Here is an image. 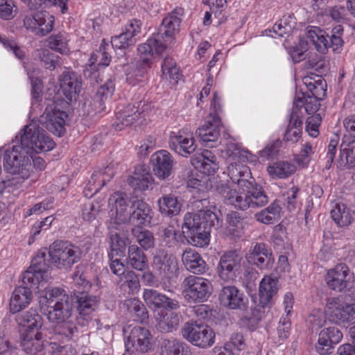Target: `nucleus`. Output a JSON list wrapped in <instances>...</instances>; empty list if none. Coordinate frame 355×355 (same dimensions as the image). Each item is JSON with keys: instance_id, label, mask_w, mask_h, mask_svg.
<instances>
[{"instance_id": "a19ab883", "label": "nucleus", "mask_w": 355, "mask_h": 355, "mask_svg": "<svg viewBox=\"0 0 355 355\" xmlns=\"http://www.w3.org/2000/svg\"><path fill=\"white\" fill-rule=\"evenodd\" d=\"M132 232L144 250H147L154 246V236L150 231L143 230L141 227L138 226L132 228Z\"/></svg>"}, {"instance_id": "473e14b6", "label": "nucleus", "mask_w": 355, "mask_h": 355, "mask_svg": "<svg viewBox=\"0 0 355 355\" xmlns=\"http://www.w3.org/2000/svg\"><path fill=\"white\" fill-rule=\"evenodd\" d=\"M67 114L60 110H55L48 114L46 121V129L53 134L60 137L65 132V118Z\"/></svg>"}, {"instance_id": "9d476101", "label": "nucleus", "mask_w": 355, "mask_h": 355, "mask_svg": "<svg viewBox=\"0 0 355 355\" xmlns=\"http://www.w3.org/2000/svg\"><path fill=\"white\" fill-rule=\"evenodd\" d=\"M71 307L76 308V321L82 327L86 326L91 320V315L96 310L98 304L96 296L85 291H74L71 295Z\"/></svg>"}, {"instance_id": "dca6fc26", "label": "nucleus", "mask_w": 355, "mask_h": 355, "mask_svg": "<svg viewBox=\"0 0 355 355\" xmlns=\"http://www.w3.org/2000/svg\"><path fill=\"white\" fill-rule=\"evenodd\" d=\"M183 234L193 245L203 248L207 246L210 241V223H184Z\"/></svg>"}, {"instance_id": "c9c22d12", "label": "nucleus", "mask_w": 355, "mask_h": 355, "mask_svg": "<svg viewBox=\"0 0 355 355\" xmlns=\"http://www.w3.org/2000/svg\"><path fill=\"white\" fill-rule=\"evenodd\" d=\"M176 308L166 307L162 312V317L158 322V329L163 332H170L176 329L178 326V313L175 311Z\"/></svg>"}, {"instance_id": "412c9836", "label": "nucleus", "mask_w": 355, "mask_h": 355, "mask_svg": "<svg viewBox=\"0 0 355 355\" xmlns=\"http://www.w3.org/2000/svg\"><path fill=\"white\" fill-rule=\"evenodd\" d=\"M220 127L221 121L218 114L211 113L205 124L198 128L196 133L205 145L209 146V142L216 141L219 138Z\"/></svg>"}, {"instance_id": "9b49d317", "label": "nucleus", "mask_w": 355, "mask_h": 355, "mask_svg": "<svg viewBox=\"0 0 355 355\" xmlns=\"http://www.w3.org/2000/svg\"><path fill=\"white\" fill-rule=\"evenodd\" d=\"M325 315L330 322L338 324L345 325L355 322L353 306L340 297H333L327 301Z\"/></svg>"}, {"instance_id": "09e8293b", "label": "nucleus", "mask_w": 355, "mask_h": 355, "mask_svg": "<svg viewBox=\"0 0 355 355\" xmlns=\"http://www.w3.org/2000/svg\"><path fill=\"white\" fill-rule=\"evenodd\" d=\"M163 75L174 83H178V67L175 60L171 57H165L162 65Z\"/></svg>"}, {"instance_id": "20e7f679", "label": "nucleus", "mask_w": 355, "mask_h": 355, "mask_svg": "<svg viewBox=\"0 0 355 355\" xmlns=\"http://www.w3.org/2000/svg\"><path fill=\"white\" fill-rule=\"evenodd\" d=\"M129 198L125 192H114L109 198L110 205H114V209L110 211V217L114 222H150L152 209L143 200L134 201L132 207L134 209L130 214L128 211Z\"/></svg>"}, {"instance_id": "f03ea898", "label": "nucleus", "mask_w": 355, "mask_h": 355, "mask_svg": "<svg viewBox=\"0 0 355 355\" xmlns=\"http://www.w3.org/2000/svg\"><path fill=\"white\" fill-rule=\"evenodd\" d=\"M178 12L174 9L162 20L157 33L137 47L139 61L145 67H150L157 58L162 57L168 46L175 41Z\"/></svg>"}, {"instance_id": "2f4dec72", "label": "nucleus", "mask_w": 355, "mask_h": 355, "mask_svg": "<svg viewBox=\"0 0 355 355\" xmlns=\"http://www.w3.org/2000/svg\"><path fill=\"white\" fill-rule=\"evenodd\" d=\"M127 265L139 271H144L148 268V259L146 254L143 250L136 244L128 246Z\"/></svg>"}, {"instance_id": "2eb2a0df", "label": "nucleus", "mask_w": 355, "mask_h": 355, "mask_svg": "<svg viewBox=\"0 0 355 355\" xmlns=\"http://www.w3.org/2000/svg\"><path fill=\"white\" fill-rule=\"evenodd\" d=\"M241 256L236 250L225 253L220 259L218 273L224 282H232L236 277V272L240 268Z\"/></svg>"}, {"instance_id": "37998d69", "label": "nucleus", "mask_w": 355, "mask_h": 355, "mask_svg": "<svg viewBox=\"0 0 355 355\" xmlns=\"http://www.w3.org/2000/svg\"><path fill=\"white\" fill-rule=\"evenodd\" d=\"M137 40L130 33L124 31L119 35L112 37L111 44L113 48L125 49L136 44Z\"/></svg>"}, {"instance_id": "c756f323", "label": "nucleus", "mask_w": 355, "mask_h": 355, "mask_svg": "<svg viewBox=\"0 0 355 355\" xmlns=\"http://www.w3.org/2000/svg\"><path fill=\"white\" fill-rule=\"evenodd\" d=\"M302 120L297 112L294 110L290 114L289 123L286 130L283 140L291 144L297 143L302 137Z\"/></svg>"}, {"instance_id": "79ce46f5", "label": "nucleus", "mask_w": 355, "mask_h": 355, "mask_svg": "<svg viewBox=\"0 0 355 355\" xmlns=\"http://www.w3.org/2000/svg\"><path fill=\"white\" fill-rule=\"evenodd\" d=\"M343 27L341 25H337L334 27L331 31V35H329V48H331L333 51L336 53H340L343 50V40L342 35L343 33Z\"/></svg>"}, {"instance_id": "a878e982", "label": "nucleus", "mask_w": 355, "mask_h": 355, "mask_svg": "<svg viewBox=\"0 0 355 355\" xmlns=\"http://www.w3.org/2000/svg\"><path fill=\"white\" fill-rule=\"evenodd\" d=\"M143 298L150 309L176 308V300L154 289H144Z\"/></svg>"}, {"instance_id": "13d9d810", "label": "nucleus", "mask_w": 355, "mask_h": 355, "mask_svg": "<svg viewBox=\"0 0 355 355\" xmlns=\"http://www.w3.org/2000/svg\"><path fill=\"white\" fill-rule=\"evenodd\" d=\"M280 141H276L267 145L263 150L259 152V156L261 162H265L276 157L279 152Z\"/></svg>"}, {"instance_id": "0e129e2a", "label": "nucleus", "mask_w": 355, "mask_h": 355, "mask_svg": "<svg viewBox=\"0 0 355 355\" xmlns=\"http://www.w3.org/2000/svg\"><path fill=\"white\" fill-rule=\"evenodd\" d=\"M321 117L319 114L309 116L306 120V130L309 135L316 137L319 134L318 127L321 122Z\"/></svg>"}, {"instance_id": "7c9ffc66", "label": "nucleus", "mask_w": 355, "mask_h": 355, "mask_svg": "<svg viewBox=\"0 0 355 355\" xmlns=\"http://www.w3.org/2000/svg\"><path fill=\"white\" fill-rule=\"evenodd\" d=\"M340 165L350 168L355 165V139L345 136L340 145Z\"/></svg>"}, {"instance_id": "39448f33", "label": "nucleus", "mask_w": 355, "mask_h": 355, "mask_svg": "<svg viewBox=\"0 0 355 355\" xmlns=\"http://www.w3.org/2000/svg\"><path fill=\"white\" fill-rule=\"evenodd\" d=\"M45 298L48 304L47 318L53 322L64 321L71 316V296L64 290L55 287L45 291Z\"/></svg>"}, {"instance_id": "a211bd4d", "label": "nucleus", "mask_w": 355, "mask_h": 355, "mask_svg": "<svg viewBox=\"0 0 355 355\" xmlns=\"http://www.w3.org/2000/svg\"><path fill=\"white\" fill-rule=\"evenodd\" d=\"M352 279L353 273L350 272L349 267L345 263H339L328 270L325 277L328 287L338 292L344 291Z\"/></svg>"}, {"instance_id": "680f3d73", "label": "nucleus", "mask_w": 355, "mask_h": 355, "mask_svg": "<svg viewBox=\"0 0 355 355\" xmlns=\"http://www.w3.org/2000/svg\"><path fill=\"white\" fill-rule=\"evenodd\" d=\"M123 284L127 285L132 291H138L140 287V282L137 275L132 270H128L123 275Z\"/></svg>"}, {"instance_id": "6e6d98bb", "label": "nucleus", "mask_w": 355, "mask_h": 355, "mask_svg": "<svg viewBox=\"0 0 355 355\" xmlns=\"http://www.w3.org/2000/svg\"><path fill=\"white\" fill-rule=\"evenodd\" d=\"M329 337L327 336L325 332L322 330L318 335V343L315 345V349L320 354L324 355L331 353L333 349V345L329 340Z\"/></svg>"}, {"instance_id": "f8f14e48", "label": "nucleus", "mask_w": 355, "mask_h": 355, "mask_svg": "<svg viewBox=\"0 0 355 355\" xmlns=\"http://www.w3.org/2000/svg\"><path fill=\"white\" fill-rule=\"evenodd\" d=\"M54 17L46 11L27 12L24 18V26L38 36L49 34L53 28Z\"/></svg>"}, {"instance_id": "1a4fd4ad", "label": "nucleus", "mask_w": 355, "mask_h": 355, "mask_svg": "<svg viewBox=\"0 0 355 355\" xmlns=\"http://www.w3.org/2000/svg\"><path fill=\"white\" fill-rule=\"evenodd\" d=\"M184 338L200 348H208L215 342V333L207 324L187 322L182 329Z\"/></svg>"}, {"instance_id": "bb28decb", "label": "nucleus", "mask_w": 355, "mask_h": 355, "mask_svg": "<svg viewBox=\"0 0 355 355\" xmlns=\"http://www.w3.org/2000/svg\"><path fill=\"white\" fill-rule=\"evenodd\" d=\"M134 105H128L116 114V119L113 127L116 131L122 130L125 127L130 126L140 121V114Z\"/></svg>"}, {"instance_id": "4d7b16f0", "label": "nucleus", "mask_w": 355, "mask_h": 355, "mask_svg": "<svg viewBox=\"0 0 355 355\" xmlns=\"http://www.w3.org/2000/svg\"><path fill=\"white\" fill-rule=\"evenodd\" d=\"M66 320L64 319V321L58 322L62 324L57 327L56 331L59 334L64 335L69 339H71L78 334V329L71 320L66 321Z\"/></svg>"}, {"instance_id": "6ab92c4d", "label": "nucleus", "mask_w": 355, "mask_h": 355, "mask_svg": "<svg viewBox=\"0 0 355 355\" xmlns=\"http://www.w3.org/2000/svg\"><path fill=\"white\" fill-rule=\"evenodd\" d=\"M38 288V285L24 284L15 288L10 301V309L12 313H16L25 309L32 301L33 290Z\"/></svg>"}, {"instance_id": "393cba45", "label": "nucleus", "mask_w": 355, "mask_h": 355, "mask_svg": "<svg viewBox=\"0 0 355 355\" xmlns=\"http://www.w3.org/2000/svg\"><path fill=\"white\" fill-rule=\"evenodd\" d=\"M154 182L148 166L143 164L135 167L132 176L127 179L128 184L136 191H144Z\"/></svg>"}, {"instance_id": "f257e3e1", "label": "nucleus", "mask_w": 355, "mask_h": 355, "mask_svg": "<svg viewBox=\"0 0 355 355\" xmlns=\"http://www.w3.org/2000/svg\"><path fill=\"white\" fill-rule=\"evenodd\" d=\"M21 132L20 145L13 146L3 151V165L8 173L26 180L33 173L28 156L33 153L50 151L54 148L55 143L46 130L34 123L26 125ZM1 152L0 150V153Z\"/></svg>"}, {"instance_id": "69168bd1", "label": "nucleus", "mask_w": 355, "mask_h": 355, "mask_svg": "<svg viewBox=\"0 0 355 355\" xmlns=\"http://www.w3.org/2000/svg\"><path fill=\"white\" fill-rule=\"evenodd\" d=\"M14 2L12 0H0V17L8 20L14 17Z\"/></svg>"}, {"instance_id": "ea45409f", "label": "nucleus", "mask_w": 355, "mask_h": 355, "mask_svg": "<svg viewBox=\"0 0 355 355\" xmlns=\"http://www.w3.org/2000/svg\"><path fill=\"white\" fill-rule=\"evenodd\" d=\"M295 171V165L286 162H278L268 167V172L272 177L286 178Z\"/></svg>"}, {"instance_id": "c85d7f7f", "label": "nucleus", "mask_w": 355, "mask_h": 355, "mask_svg": "<svg viewBox=\"0 0 355 355\" xmlns=\"http://www.w3.org/2000/svg\"><path fill=\"white\" fill-rule=\"evenodd\" d=\"M186 269L194 274H202L207 270V263L195 250L187 249L182 255Z\"/></svg>"}, {"instance_id": "7ed1b4c3", "label": "nucleus", "mask_w": 355, "mask_h": 355, "mask_svg": "<svg viewBox=\"0 0 355 355\" xmlns=\"http://www.w3.org/2000/svg\"><path fill=\"white\" fill-rule=\"evenodd\" d=\"M236 171L232 168L230 171L233 182L238 184L239 188L242 189V192L238 193L236 197L234 198V202L232 205L235 207L245 210L249 207H259L264 206L268 202V198L263 189V187L258 185L254 181H249L244 178H238L244 175L245 173H248L247 167L235 168Z\"/></svg>"}, {"instance_id": "774afa93", "label": "nucleus", "mask_w": 355, "mask_h": 355, "mask_svg": "<svg viewBox=\"0 0 355 355\" xmlns=\"http://www.w3.org/2000/svg\"><path fill=\"white\" fill-rule=\"evenodd\" d=\"M155 146V139L153 137L148 136L144 139L143 144L139 146L138 151L140 158H145L154 149Z\"/></svg>"}, {"instance_id": "4be33fe9", "label": "nucleus", "mask_w": 355, "mask_h": 355, "mask_svg": "<svg viewBox=\"0 0 355 355\" xmlns=\"http://www.w3.org/2000/svg\"><path fill=\"white\" fill-rule=\"evenodd\" d=\"M150 164L154 174L159 179L165 180L171 174L173 161L168 151L161 150L153 153L150 157Z\"/></svg>"}, {"instance_id": "4468645a", "label": "nucleus", "mask_w": 355, "mask_h": 355, "mask_svg": "<svg viewBox=\"0 0 355 355\" xmlns=\"http://www.w3.org/2000/svg\"><path fill=\"white\" fill-rule=\"evenodd\" d=\"M59 82L64 101L68 103L76 101L82 87L80 76L73 71L65 70L60 76Z\"/></svg>"}, {"instance_id": "4c0bfd02", "label": "nucleus", "mask_w": 355, "mask_h": 355, "mask_svg": "<svg viewBox=\"0 0 355 355\" xmlns=\"http://www.w3.org/2000/svg\"><path fill=\"white\" fill-rule=\"evenodd\" d=\"M135 320L144 322L148 318V311L144 304L137 298L128 299L123 304Z\"/></svg>"}, {"instance_id": "cd10ccee", "label": "nucleus", "mask_w": 355, "mask_h": 355, "mask_svg": "<svg viewBox=\"0 0 355 355\" xmlns=\"http://www.w3.org/2000/svg\"><path fill=\"white\" fill-rule=\"evenodd\" d=\"M17 323L26 327L24 331H42L43 319L36 309H30L28 311L19 313L16 316Z\"/></svg>"}, {"instance_id": "f704fd0d", "label": "nucleus", "mask_w": 355, "mask_h": 355, "mask_svg": "<svg viewBox=\"0 0 355 355\" xmlns=\"http://www.w3.org/2000/svg\"><path fill=\"white\" fill-rule=\"evenodd\" d=\"M322 97L310 96L308 92H302L301 95H297L294 106L297 109L304 107L308 114H313L318 110L320 105L319 101Z\"/></svg>"}, {"instance_id": "bf43d9fd", "label": "nucleus", "mask_w": 355, "mask_h": 355, "mask_svg": "<svg viewBox=\"0 0 355 355\" xmlns=\"http://www.w3.org/2000/svg\"><path fill=\"white\" fill-rule=\"evenodd\" d=\"M114 91V84L112 81H107L98 89L96 96L101 98L98 102L101 105L103 101H110Z\"/></svg>"}, {"instance_id": "aec40b11", "label": "nucleus", "mask_w": 355, "mask_h": 355, "mask_svg": "<svg viewBox=\"0 0 355 355\" xmlns=\"http://www.w3.org/2000/svg\"><path fill=\"white\" fill-rule=\"evenodd\" d=\"M49 344L46 335L42 331H24L21 334V347L28 354L37 355Z\"/></svg>"}, {"instance_id": "5701e85b", "label": "nucleus", "mask_w": 355, "mask_h": 355, "mask_svg": "<svg viewBox=\"0 0 355 355\" xmlns=\"http://www.w3.org/2000/svg\"><path fill=\"white\" fill-rule=\"evenodd\" d=\"M191 164L201 173L214 175L218 169L217 157L209 150H203L191 159Z\"/></svg>"}, {"instance_id": "de8ad7c7", "label": "nucleus", "mask_w": 355, "mask_h": 355, "mask_svg": "<svg viewBox=\"0 0 355 355\" xmlns=\"http://www.w3.org/2000/svg\"><path fill=\"white\" fill-rule=\"evenodd\" d=\"M101 214L99 204L93 202L86 203L82 210L83 219L87 222L101 219Z\"/></svg>"}, {"instance_id": "864d4df0", "label": "nucleus", "mask_w": 355, "mask_h": 355, "mask_svg": "<svg viewBox=\"0 0 355 355\" xmlns=\"http://www.w3.org/2000/svg\"><path fill=\"white\" fill-rule=\"evenodd\" d=\"M196 147L197 146L194 143V139L193 137H191L190 138H182L181 135H179L180 155L187 157L188 155H190L195 151Z\"/></svg>"}, {"instance_id": "6e6552de", "label": "nucleus", "mask_w": 355, "mask_h": 355, "mask_svg": "<svg viewBox=\"0 0 355 355\" xmlns=\"http://www.w3.org/2000/svg\"><path fill=\"white\" fill-rule=\"evenodd\" d=\"M182 295L189 302H203L212 292L211 283L201 277L189 275L182 283Z\"/></svg>"}, {"instance_id": "338daca9", "label": "nucleus", "mask_w": 355, "mask_h": 355, "mask_svg": "<svg viewBox=\"0 0 355 355\" xmlns=\"http://www.w3.org/2000/svg\"><path fill=\"white\" fill-rule=\"evenodd\" d=\"M338 144V135H335L334 138L330 140V142L327 147V163L325 165V168L329 169L331 166V164L334 162L336 153V148Z\"/></svg>"}, {"instance_id": "423d86ee", "label": "nucleus", "mask_w": 355, "mask_h": 355, "mask_svg": "<svg viewBox=\"0 0 355 355\" xmlns=\"http://www.w3.org/2000/svg\"><path fill=\"white\" fill-rule=\"evenodd\" d=\"M82 254L80 247L67 241H55L50 245L49 257L58 268H70L80 260Z\"/></svg>"}, {"instance_id": "b1692460", "label": "nucleus", "mask_w": 355, "mask_h": 355, "mask_svg": "<svg viewBox=\"0 0 355 355\" xmlns=\"http://www.w3.org/2000/svg\"><path fill=\"white\" fill-rule=\"evenodd\" d=\"M279 289L276 276H265L259 283V295L262 306H271Z\"/></svg>"}, {"instance_id": "0eeeda50", "label": "nucleus", "mask_w": 355, "mask_h": 355, "mask_svg": "<svg viewBox=\"0 0 355 355\" xmlns=\"http://www.w3.org/2000/svg\"><path fill=\"white\" fill-rule=\"evenodd\" d=\"M50 248L38 251L32 261L30 267L22 275V281L24 284H31L33 286L39 285L47 278L46 272L51 266H53L49 257Z\"/></svg>"}, {"instance_id": "e2e57ef3", "label": "nucleus", "mask_w": 355, "mask_h": 355, "mask_svg": "<svg viewBox=\"0 0 355 355\" xmlns=\"http://www.w3.org/2000/svg\"><path fill=\"white\" fill-rule=\"evenodd\" d=\"M291 323L288 315H282L280 318L277 330L279 338L286 339L290 334Z\"/></svg>"}, {"instance_id": "49530a36", "label": "nucleus", "mask_w": 355, "mask_h": 355, "mask_svg": "<svg viewBox=\"0 0 355 355\" xmlns=\"http://www.w3.org/2000/svg\"><path fill=\"white\" fill-rule=\"evenodd\" d=\"M178 198L171 196H164L159 200L160 211L168 216H175L178 214L177 209Z\"/></svg>"}, {"instance_id": "e433bc0d", "label": "nucleus", "mask_w": 355, "mask_h": 355, "mask_svg": "<svg viewBox=\"0 0 355 355\" xmlns=\"http://www.w3.org/2000/svg\"><path fill=\"white\" fill-rule=\"evenodd\" d=\"M128 242V239L125 236H121L116 232H111L110 234V252L108 254L109 259L123 257Z\"/></svg>"}, {"instance_id": "f3484780", "label": "nucleus", "mask_w": 355, "mask_h": 355, "mask_svg": "<svg viewBox=\"0 0 355 355\" xmlns=\"http://www.w3.org/2000/svg\"><path fill=\"white\" fill-rule=\"evenodd\" d=\"M151 340L152 336L148 329L136 326L130 330L125 342V347L128 351L135 350L146 353L151 349Z\"/></svg>"}, {"instance_id": "052dcab7", "label": "nucleus", "mask_w": 355, "mask_h": 355, "mask_svg": "<svg viewBox=\"0 0 355 355\" xmlns=\"http://www.w3.org/2000/svg\"><path fill=\"white\" fill-rule=\"evenodd\" d=\"M304 83L306 85L308 94L313 96H323L324 95V90L321 85L318 81H312L311 78L304 77L303 79Z\"/></svg>"}, {"instance_id": "72a5a7b5", "label": "nucleus", "mask_w": 355, "mask_h": 355, "mask_svg": "<svg viewBox=\"0 0 355 355\" xmlns=\"http://www.w3.org/2000/svg\"><path fill=\"white\" fill-rule=\"evenodd\" d=\"M329 34L317 26H311L306 32L307 38L320 53H326L329 49Z\"/></svg>"}, {"instance_id": "58836bf2", "label": "nucleus", "mask_w": 355, "mask_h": 355, "mask_svg": "<svg viewBox=\"0 0 355 355\" xmlns=\"http://www.w3.org/2000/svg\"><path fill=\"white\" fill-rule=\"evenodd\" d=\"M219 215L221 216L220 210L212 211L209 209H200L196 213H187L184 216V222H187L191 219L193 220V222H214L215 220L219 222V220H223V218H220Z\"/></svg>"}, {"instance_id": "a18cd8bd", "label": "nucleus", "mask_w": 355, "mask_h": 355, "mask_svg": "<svg viewBox=\"0 0 355 355\" xmlns=\"http://www.w3.org/2000/svg\"><path fill=\"white\" fill-rule=\"evenodd\" d=\"M280 211L279 205L274 202L268 207L257 213L256 218L259 222H263V220H276L280 217Z\"/></svg>"}, {"instance_id": "ddd939ff", "label": "nucleus", "mask_w": 355, "mask_h": 355, "mask_svg": "<svg viewBox=\"0 0 355 355\" xmlns=\"http://www.w3.org/2000/svg\"><path fill=\"white\" fill-rule=\"evenodd\" d=\"M218 300L221 306L230 310H245L248 304L243 292L233 285L225 286L221 288Z\"/></svg>"}, {"instance_id": "8fccbe9b", "label": "nucleus", "mask_w": 355, "mask_h": 355, "mask_svg": "<svg viewBox=\"0 0 355 355\" xmlns=\"http://www.w3.org/2000/svg\"><path fill=\"white\" fill-rule=\"evenodd\" d=\"M48 42L50 49L59 53H63L68 51L67 38L62 33L51 35Z\"/></svg>"}, {"instance_id": "603ef678", "label": "nucleus", "mask_w": 355, "mask_h": 355, "mask_svg": "<svg viewBox=\"0 0 355 355\" xmlns=\"http://www.w3.org/2000/svg\"><path fill=\"white\" fill-rule=\"evenodd\" d=\"M216 191L224 199V202L229 205H233L234 198L236 197L238 192L236 189H231L227 184L220 182L216 185Z\"/></svg>"}, {"instance_id": "c03bdc74", "label": "nucleus", "mask_w": 355, "mask_h": 355, "mask_svg": "<svg viewBox=\"0 0 355 355\" xmlns=\"http://www.w3.org/2000/svg\"><path fill=\"white\" fill-rule=\"evenodd\" d=\"M38 58L46 69L53 70L59 64V56L48 49L38 50Z\"/></svg>"}, {"instance_id": "3c124183", "label": "nucleus", "mask_w": 355, "mask_h": 355, "mask_svg": "<svg viewBox=\"0 0 355 355\" xmlns=\"http://www.w3.org/2000/svg\"><path fill=\"white\" fill-rule=\"evenodd\" d=\"M108 47V44H101L99 49L92 53L90 60H92V62L96 63L99 57H101V60L97 63V65L108 66L111 60V55L107 51Z\"/></svg>"}, {"instance_id": "5fc2aeb1", "label": "nucleus", "mask_w": 355, "mask_h": 355, "mask_svg": "<svg viewBox=\"0 0 355 355\" xmlns=\"http://www.w3.org/2000/svg\"><path fill=\"white\" fill-rule=\"evenodd\" d=\"M331 216L334 222H350V217L348 209L344 204L337 203L331 210Z\"/></svg>"}]
</instances>
